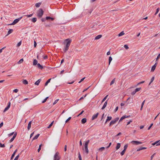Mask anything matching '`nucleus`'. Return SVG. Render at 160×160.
<instances>
[{"label":"nucleus","mask_w":160,"mask_h":160,"mask_svg":"<svg viewBox=\"0 0 160 160\" xmlns=\"http://www.w3.org/2000/svg\"><path fill=\"white\" fill-rule=\"evenodd\" d=\"M66 40L67 41V42L66 46L63 49V51L65 52H66L68 50L71 42V40H70L69 39H67Z\"/></svg>","instance_id":"1"},{"label":"nucleus","mask_w":160,"mask_h":160,"mask_svg":"<svg viewBox=\"0 0 160 160\" xmlns=\"http://www.w3.org/2000/svg\"><path fill=\"white\" fill-rule=\"evenodd\" d=\"M43 11L42 8H40L37 12V16L39 18L41 17L43 14Z\"/></svg>","instance_id":"2"},{"label":"nucleus","mask_w":160,"mask_h":160,"mask_svg":"<svg viewBox=\"0 0 160 160\" xmlns=\"http://www.w3.org/2000/svg\"><path fill=\"white\" fill-rule=\"evenodd\" d=\"M90 140H89L86 141L84 144V149L87 153H88V144Z\"/></svg>","instance_id":"3"},{"label":"nucleus","mask_w":160,"mask_h":160,"mask_svg":"<svg viewBox=\"0 0 160 160\" xmlns=\"http://www.w3.org/2000/svg\"><path fill=\"white\" fill-rule=\"evenodd\" d=\"M22 18V17H21L15 19L14 20L13 22L12 23L8 24V25H14L15 24H16Z\"/></svg>","instance_id":"4"},{"label":"nucleus","mask_w":160,"mask_h":160,"mask_svg":"<svg viewBox=\"0 0 160 160\" xmlns=\"http://www.w3.org/2000/svg\"><path fill=\"white\" fill-rule=\"evenodd\" d=\"M59 153L58 152L56 153L54 155V160H59L60 159V157L59 156Z\"/></svg>","instance_id":"5"},{"label":"nucleus","mask_w":160,"mask_h":160,"mask_svg":"<svg viewBox=\"0 0 160 160\" xmlns=\"http://www.w3.org/2000/svg\"><path fill=\"white\" fill-rule=\"evenodd\" d=\"M131 143H132L133 144L138 145L141 144H142V143L141 142L138 141H132L131 142Z\"/></svg>","instance_id":"6"},{"label":"nucleus","mask_w":160,"mask_h":160,"mask_svg":"<svg viewBox=\"0 0 160 160\" xmlns=\"http://www.w3.org/2000/svg\"><path fill=\"white\" fill-rule=\"evenodd\" d=\"M99 114V113L98 112L97 113L95 114H94L93 115V116L92 117V120H94V119L96 118L98 116V115Z\"/></svg>","instance_id":"7"},{"label":"nucleus","mask_w":160,"mask_h":160,"mask_svg":"<svg viewBox=\"0 0 160 160\" xmlns=\"http://www.w3.org/2000/svg\"><path fill=\"white\" fill-rule=\"evenodd\" d=\"M157 62H156L154 64V65H153L152 66V68H151V72H153L154 71V70H155V69L156 68V67L157 66Z\"/></svg>","instance_id":"8"},{"label":"nucleus","mask_w":160,"mask_h":160,"mask_svg":"<svg viewBox=\"0 0 160 160\" xmlns=\"http://www.w3.org/2000/svg\"><path fill=\"white\" fill-rule=\"evenodd\" d=\"M108 99L107 100H106V101L104 102L103 106H102V108H101V109L102 110L104 109L106 107L107 104L108 103Z\"/></svg>","instance_id":"9"},{"label":"nucleus","mask_w":160,"mask_h":160,"mask_svg":"<svg viewBox=\"0 0 160 160\" xmlns=\"http://www.w3.org/2000/svg\"><path fill=\"white\" fill-rule=\"evenodd\" d=\"M17 149H16L14 151V152H13V153L12 154L11 157V160H12L13 158L14 157V156L15 154L17 152Z\"/></svg>","instance_id":"10"},{"label":"nucleus","mask_w":160,"mask_h":160,"mask_svg":"<svg viewBox=\"0 0 160 160\" xmlns=\"http://www.w3.org/2000/svg\"><path fill=\"white\" fill-rule=\"evenodd\" d=\"M37 67L40 69H42L43 68V67L41 65V64L39 63H38V64H37Z\"/></svg>","instance_id":"11"},{"label":"nucleus","mask_w":160,"mask_h":160,"mask_svg":"<svg viewBox=\"0 0 160 160\" xmlns=\"http://www.w3.org/2000/svg\"><path fill=\"white\" fill-rule=\"evenodd\" d=\"M87 122V119L85 118H83L81 120L82 123L84 124L86 123Z\"/></svg>","instance_id":"12"},{"label":"nucleus","mask_w":160,"mask_h":160,"mask_svg":"<svg viewBox=\"0 0 160 160\" xmlns=\"http://www.w3.org/2000/svg\"><path fill=\"white\" fill-rule=\"evenodd\" d=\"M41 80V79H38L36 82L34 83L35 85H38L39 84V83L40 82Z\"/></svg>","instance_id":"13"},{"label":"nucleus","mask_w":160,"mask_h":160,"mask_svg":"<svg viewBox=\"0 0 160 160\" xmlns=\"http://www.w3.org/2000/svg\"><path fill=\"white\" fill-rule=\"evenodd\" d=\"M40 135L39 134H37L32 139V141H33L34 140H35L38 138L39 136Z\"/></svg>","instance_id":"14"},{"label":"nucleus","mask_w":160,"mask_h":160,"mask_svg":"<svg viewBox=\"0 0 160 160\" xmlns=\"http://www.w3.org/2000/svg\"><path fill=\"white\" fill-rule=\"evenodd\" d=\"M102 37V35H99L97 36L95 38V40H97L101 38Z\"/></svg>","instance_id":"15"},{"label":"nucleus","mask_w":160,"mask_h":160,"mask_svg":"<svg viewBox=\"0 0 160 160\" xmlns=\"http://www.w3.org/2000/svg\"><path fill=\"white\" fill-rule=\"evenodd\" d=\"M31 121H30L29 122L28 126V130H29L31 128Z\"/></svg>","instance_id":"16"},{"label":"nucleus","mask_w":160,"mask_h":160,"mask_svg":"<svg viewBox=\"0 0 160 160\" xmlns=\"http://www.w3.org/2000/svg\"><path fill=\"white\" fill-rule=\"evenodd\" d=\"M37 64H38L37 60L36 59H34L33 62V65H36L37 64Z\"/></svg>","instance_id":"17"},{"label":"nucleus","mask_w":160,"mask_h":160,"mask_svg":"<svg viewBox=\"0 0 160 160\" xmlns=\"http://www.w3.org/2000/svg\"><path fill=\"white\" fill-rule=\"evenodd\" d=\"M120 146H121V144H120V143H117L116 147V149L117 150H118V149H119L120 147Z\"/></svg>","instance_id":"18"},{"label":"nucleus","mask_w":160,"mask_h":160,"mask_svg":"<svg viewBox=\"0 0 160 160\" xmlns=\"http://www.w3.org/2000/svg\"><path fill=\"white\" fill-rule=\"evenodd\" d=\"M13 31V30L12 29H10L9 30V31L8 32V34L7 35V36L9 34L12 33V32Z\"/></svg>","instance_id":"19"},{"label":"nucleus","mask_w":160,"mask_h":160,"mask_svg":"<svg viewBox=\"0 0 160 160\" xmlns=\"http://www.w3.org/2000/svg\"><path fill=\"white\" fill-rule=\"evenodd\" d=\"M41 4V2L37 3L35 4V6L37 8H38L40 6Z\"/></svg>","instance_id":"20"},{"label":"nucleus","mask_w":160,"mask_h":160,"mask_svg":"<svg viewBox=\"0 0 160 160\" xmlns=\"http://www.w3.org/2000/svg\"><path fill=\"white\" fill-rule=\"evenodd\" d=\"M115 123H116V122L114 121V120H112L110 122L109 126H110L111 125H113V124H114Z\"/></svg>","instance_id":"21"},{"label":"nucleus","mask_w":160,"mask_h":160,"mask_svg":"<svg viewBox=\"0 0 160 160\" xmlns=\"http://www.w3.org/2000/svg\"><path fill=\"white\" fill-rule=\"evenodd\" d=\"M51 78H50L49 79H48L47 81V82H46L45 84V86H46L48 84V83L49 82H50V81L51 80Z\"/></svg>","instance_id":"22"},{"label":"nucleus","mask_w":160,"mask_h":160,"mask_svg":"<svg viewBox=\"0 0 160 160\" xmlns=\"http://www.w3.org/2000/svg\"><path fill=\"white\" fill-rule=\"evenodd\" d=\"M37 19L36 18H33L32 19V22H35L37 21Z\"/></svg>","instance_id":"23"},{"label":"nucleus","mask_w":160,"mask_h":160,"mask_svg":"<svg viewBox=\"0 0 160 160\" xmlns=\"http://www.w3.org/2000/svg\"><path fill=\"white\" fill-rule=\"evenodd\" d=\"M126 118V116H122L120 119L119 122H120L121 121H122V120Z\"/></svg>","instance_id":"24"},{"label":"nucleus","mask_w":160,"mask_h":160,"mask_svg":"<svg viewBox=\"0 0 160 160\" xmlns=\"http://www.w3.org/2000/svg\"><path fill=\"white\" fill-rule=\"evenodd\" d=\"M23 61V58H22L21 59H20L19 61L18 62V64H20V63H22Z\"/></svg>","instance_id":"25"},{"label":"nucleus","mask_w":160,"mask_h":160,"mask_svg":"<svg viewBox=\"0 0 160 160\" xmlns=\"http://www.w3.org/2000/svg\"><path fill=\"white\" fill-rule=\"evenodd\" d=\"M124 32L122 31V32H121L120 33H119L118 34V36L119 37L121 36L124 35Z\"/></svg>","instance_id":"26"},{"label":"nucleus","mask_w":160,"mask_h":160,"mask_svg":"<svg viewBox=\"0 0 160 160\" xmlns=\"http://www.w3.org/2000/svg\"><path fill=\"white\" fill-rule=\"evenodd\" d=\"M108 95H107V96H106L103 98V99H102V103L103 102H104L106 99L108 97Z\"/></svg>","instance_id":"27"},{"label":"nucleus","mask_w":160,"mask_h":160,"mask_svg":"<svg viewBox=\"0 0 160 160\" xmlns=\"http://www.w3.org/2000/svg\"><path fill=\"white\" fill-rule=\"evenodd\" d=\"M25 85L27 84H28V82L26 80H24L22 82Z\"/></svg>","instance_id":"28"},{"label":"nucleus","mask_w":160,"mask_h":160,"mask_svg":"<svg viewBox=\"0 0 160 160\" xmlns=\"http://www.w3.org/2000/svg\"><path fill=\"white\" fill-rule=\"evenodd\" d=\"M112 60V58L110 56L109 58V65H110L111 62Z\"/></svg>","instance_id":"29"},{"label":"nucleus","mask_w":160,"mask_h":160,"mask_svg":"<svg viewBox=\"0 0 160 160\" xmlns=\"http://www.w3.org/2000/svg\"><path fill=\"white\" fill-rule=\"evenodd\" d=\"M78 158L79 159V160H82V157H81V156L80 154V152H79L78 153Z\"/></svg>","instance_id":"30"},{"label":"nucleus","mask_w":160,"mask_h":160,"mask_svg":"<svg viewBox=\"0 0 160 160\" xmlns=\"http://www.w3.org/2000/svg\"><path fill=\"white\" fill-rule=\"evenodd\" d=\"M105 149V148L104 147H102L100 148H99L98 149L99 150L101 151L104 150Z\"/></svg>","instance_id":"31"},{"label":"nucleus","mask_w":160,"mask_h":160,"mask_svg":"<svg viewBox=\"0 0 160 160\" xmlns=\"http://www.w3.org/2000/svg\"><path fill=\"white\" fill-rule=\"evenodd\" d=\"M112 118V117H111L108 116L107 119V121L110 120Z\"/></svg>","instance_id":"32"},{"label":"nucleus","mask_w":160,"mask_h":160,"mask_svg":"<svg viewBox=\"0 0 160 160\" xmlns=\"http://www.w3.org/2000/svg\"><path fill=\"white\" fill-rule=\"evenodd\" d=\"M115 82V78H114L111 82L110 84V85H112V84H113L114 83V82Z\"/></svg>","instance_id":"33"},{"label":"nucleus","mask_w":160,"mask_h":160,"mask_svg":"<svg viewBox=\"0 0 160 160\" xmlns=\"http://www.w3.org/2000/svg\"><path fill=\"white\" fill-rule=\"evenodd\" d=\"M154 77H152L151 79V82H150V83H149V85H150L151 84V83L153 81V80H154Z\"/></svg>","instance_id":"34"},{"label":"nucleus","mask_w":160,"mask_h":160,"mask_svg":"<svg viewBox=\"0 0 160 160\" xmlns=\"http://www.w3.org/2000/svg\"><path fill=\"white\" fill-rule=\"evenodd\" d=\"M20 154L21 153L18 154L17 156L15 158V159H14V160H17L18 159Z\"/></svg>","instance_id":"35"},{"label":"nucleus","mask_w":160,"mask_h":160,"mask_svg":"<svg viewBox=\"0 0 160 160\" xmlns=\"http://www.w3.org/2000/svg\"><path fill=\"white\" fill-rule=\"evenodd\" d=\"M126 150L123 149V151L121 152V154L122 156L124 154V153L125 152Z\"/></svg>","instance_id":"36"},{"label":"nucleus","mask_w":160,"mask_h":160,"mask_svg":"<svg viewBox=\"0 0 160 160\" xmlns=\"http://www.w3.org/2000/svg\"><path fill=\"white\" fill-rule=\"evenodd\" d=\"M54 122V121H53L51 124L49 125L48 127V128H50L53 125Z\"/></svg>","instance_id":"37"},{"label":"nucleus","mask_w":160,"mask_h":160,"mask_svg":"<svg viewBox=\"0 0 160 160\" xmlns=\"http://www.w3.org/2000/svg\"><path fill=\"white\" fill-rule=\"evenodd\" d=\"M141 88H137L135 89V92H137L138 91H139L141 90Z\"/></svg>","instance_id":"38"},{"label":"nucleus","mask_w":160,"mask_h":160,"mask_svg":"<svg viewBox=\"0 0 160 160\" xmlns=\"http://www.w3.org/2000/svg\"><path fill=\"white\" fill-rule=\"evenodd\" d=\"M48 97H46L44 100L43 101H42V103H44V102H45L48 99Z\"/></svg>","instance_id":"39"},{"label":"nucleus","mask_w":160,"mask_h":160,"mask_svg":"<svg viewBox=\"0 0 160 160\" xmlns=\"http://www.w3.org/2000/svg\"><path fill=\"white\" fill-rule=\"evenodd\" d=\"M10 105H11V103L10 102H9L8 103V105L6 107H7L8 108H9L10 107Z\"/></svg>","instance_id":"40"},{"label":"nucleus","mask_w":160,"mask_h":160,"mask_svg":"<svg viewBox=\"0 0 160 160\" xmlns=\"http://www.w3.org/2000/svg\"><path fill=\"white\" fill-rule=\"evenodd\" d=\"M10 105H11V103L10 102H9L8 103V105L6 107H7L8 108H9L10 107Z\"/></svg>","instance_id":"41"},{"label":"nucleus","mask_w":160,"mask_h":160,"mask_svg":"<svg viewBox=\"0 0 160 160\" xmlns=\"http://www.w3.org/2000/svg\"><path fill=\"white\" fill-rule=\"evenodd\" d=\"M128 147V144H126L124 147V149L126 150Z\"/></svg>","instance_id":"42"},{"label":"nucleus","mask_w":160,"mask_h":160,"mask_svg":"<svg viewBox=\"0 0 160 160\" xmlns=\"http://www.w3.org/2000/svg\"><path fill=\"white\" fill-rule=\"evenodd\" d=\"M124 48L126 49L127 50L129 48V47L127 45H125L124 46Z\"/></svg>","instance_id":"43"},{"label":"nucleus","mask_w":160,"mask_h":160,"mask_svg":"<svg viewBox=\"0 0 160 160\" xmlns=\"http://www.w3.org/2000/svg\"><path fill=\"white\" fill-rule=\"evenodd\" d=\"M0 147L1 148H4L5 147L4 144H2L1 143H0Z\"/></svg>","instance_id":"44"},{"label":"nucleus","mask_w":160,"mask_h":160,"mask_svg":"<svg viewBox=\"0 0 160 160\" xmlns=\"http://www.w3.org/2000/svg\"><path fill=\"white\" fill-rule=\"evenodd\" d=\"M15 138V137H13L9 141L10 142H12L14 139Z\"/></svg>","instance_id":"45"},{"label":"nucleus","mask_w":160,"mask_h":160,"mask_svg":"<svg viewBox=\"0 0 160 160\" xmlns=\"http://www.w3.org/2000/svg\"><path fill=\"white\" fill-rule=\"evenodd\" d=\"M71 117H69V118H68L66 121H65V122L66 123H67V122L68 121H69L70 119H71Z\"/></svg>","instance_id":"46"},{"label":"nucleus","mask_w":160,"mask_h":160,"mask_svg":"<svg viewBox=\"0 0 160 160\" xmlns=\"http://www.w3.org/2000/svg\"><path fill=\"white\" fill-rule=\"evenodd\" d=\"M119 118H115V119H113L116 122L118 121V120H119Z\"/></svg>","instance_id":"47"},{"label":"nucleus","mask_w":160,"mask_h":160,"mask_svg":"<svg viewBox=\"0 0 160 160\" xmlns=\"http://www.w3.org/2000/svg\"><path fill=\"white\" fill-rule=\"evenodd\" d=\"M21 41H20L18 43V44L17 45V46L19 47V46H20L21 45Z\"/></svg>","instance_id":"48"},{"label":"nucleus","mask_w":160,"mask_h":160,"mask_svg":"<svg viewBox=\"0 0 160 160\" xmlns=\"http://www.w3.org/2000/svg\"><path fill=\"white\" fill-rule=\"evenodd\" d=\"M159 8H158L156 10V11L155 13V15H156L158 13V12H159Z\"/></svg>","instance_id":"49"},{"label":"nucleus","mask_w":160,"mask_h":160,"mask_svg":"<svg viewBox=\"0 0 160 160\" xmlns=\"http://www.w3.org/2000/svg\"><path fill=\"white\" fill-rule=\"evenodd\" d=\"M156 154V153H154L153 155H152L151 157V160H152L153 157Z\"/></svg>","instance_id":"50"},{"label":"nucleus","mask_w":160,"mask_h":160,"mask_svg":"<svg viewBox=\"0 0 160 160\" xmlns=\"http://www.w3.org/2000/svg\"><path fill=\"white\" fill-rule=\"evenodd\" d=\"M58 100H59V99L56 100L54 102V103H53V105H54L55 104H56L57 102L58 101Z\"/></svg>","instance_id":"51"},{"label":"nucleus","mask_w":160,"mask_h":160,"mask_svg":"<svg viewBox=\"0 0 160 160\" xmlns=\"http://www.w3.org/2000/svg\"><path fill=\"white\" fill-rule=\"evenodd\" d=\"M153 123H152V124L150 125V126H149V127L148 128V130H150V129L151 128V127H152V126L153 125Z\"/></svg>","instance_id":"52"},{"label":"nucleus","mask_w":160,"mask_h":160,"mask_svg":"<svg viewBox=\"0 0 160 160\" xmlns=\"http://www.w3.org/2000/svg\"><path fill=\"white\" fill-rule=\"evenodd\" d=\"M18 91V90L17 89H15L13 90V92H17Z\"/></svg>","instance_id":"53"},{"label":"nucleus","mask_w":160,"mask_h":160,"mask_svg":"<svg viewBox=\"0 0 160 160\" xmlns=\"http://www.w3.org/2000/svg\"><path fill=\"white\" fill-rule=\"evenodd\" d=\"M136 92H135V90L134 91H133L132 93H131V94L132 95H134L135 93H136Z\"/></svg>","instance_id":"54"},{"label":"nucleus","mask_w":160,"mask_h":160,"mask_svg":"<svg viewBox=\"0 0 160 160\" xmlns=\"http://www.w3.org/2000/svg\"><path fill=\"white\" fill-rule=\"evenodd\" d=\"M14 133V132H12L10 134H9L8 135L9 136H12V135H13V134Z\"/></svg>","instance_id":"55"},{"label":"nucleus","mask_w":160,"mask_h":160,"mask_svg":"<svg viewBox=\"0 0 160 160\" xmlns=\"http://www.w3.org/2000/svg\"><path fill=\"white\" fill-rule=\"evenodd\" d=\"M144 82H145L144 81H142V82H139L138 83L137 85H139L140 84H142V83H144Z\"/></svg>","instance_id":"56"},{"label":"nucleus","mask_w":160,"mask_h":160,"mask_svg":"<svg viewBox=\"0 0 160 160\" xmlns=\"http://www.w3.org/2000/svg\"><path fill=\"white\" fill-rule=\"evenodd\" d=\"M32 14H30V15H26V16H27V17L29 18V17H32Z\"/></svg>","instance_id":"57"},{"label":"nucleus","mask_w":160,"mask_h":160,"mask_svg":"<svg viewBox=\"0 0 160 160\" xmlns=\"http://www.w3.org/2000/svg\"><path fill=\"white\" fill-rule=\"evenodd\" d=\"M160 57V53H159L158 56L157 58H156V60H157L158 59H159Z\"/></svg>","instance_id":"58"},{"label":"nucleus","mask_w":160,"mask_h":160,"mask_svg":"<svg viewBox=\"0 0 160 160\" xmlns=\"http://www.w3.org/2000/svg\"><path fill=\"white\" fill-rule=\"evenodd\" d=\"M9 109V108H7V107H6L4 110V111H3V112H5L6 111H7L8 109Z\"/></svg>","instance_id":"59"},{"label":"nucleus","mask_w":160,"mask_h":160,"mask_svg":"<svg viewBox=\"0 0 160 160\" xmlns=\"http://www.w3.org/2000/svg\"><path fill=\"white\" fill-rule=\"evenodd\" d=\"M36 46H37V43H36V42L35 41H34V47H36Z\"/></svg>","instance_id":"60"},{"label":"nucleus","mask_w":160,"mask_h":160,"mask_svg":"<svg viewBox=\"0 0 160 160\" xmlns=\"http://www.w3.org/2000/svg\"><path fill=\"white\" fill-rule=\"evenodd\" d=\"M46 20V18H42L41 19V20L42 22H44Z\"/></svg>","instance_id":"61"},{"label":"nucleus","mask_w":160,"mask_h":160,"mask_svg":"<svg viewBox=\"0 0 160 160\" xmlns=\"http://www.w3.org/2000/svg\"><path fill=\"white\" fill-rule=\"evenodd\" d=\"M142 147H141V148H138L137 149V151H140V150H142Z\"/></svg>","instance_id":"62"},{"label":"nucleus","mask_w":160,"mask_h":160,"mask_svg":"<svg viewBox=\"0 0 160 160\" xmlns=\"http://www.w3.org/2000/svg\"><path fill=\"white\" fill-rule=\"evenodd\" d=\"M67 145H65L64 147V151H67Z\"/></svg>","instance_id":"63"},{"label":"nucleus","mask_w":160,"mask_h":160,"mask_svg":"<svg viewBox=\"0 0 160 160\" xmlns=\"http://www.w3.org/2000/svg\"><path fill=\"white\" fill-rule=\"evenodd\" d=\"M50 18H51V17H50L47 16V17H46V20H48V19H50Z\"/></svg>","instance_id":"64"}]
</instances>
